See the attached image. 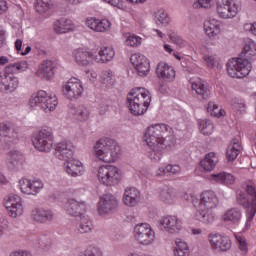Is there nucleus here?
<instances>
[{
	"mask_svg": "<svg viewBox=\"0 0 256 256\" xmlns=\"http://www.w3.org/2000/svg\"><path fill=\"white\" fill-rule=\"evenodd\" d=\"M242 217L243 214L239 208H231L223 215L224 221H230V223H233L234 225H237Z\"/></svg>",
	"mask_w": 256,
	"mask_h": 256,
	"instance_id": "nucleus-38",
	"label": "nucleus"
},
{
	"mask_svg": "<svg viewBox=\"0 0 256 256\" xmlns=\"http://www.w3.org/2000/svg\"><path fill=\"white\" fill-rule=\"evenodd\" d=\"M101 81L106 87H113L115 85V74L111 70L105 71L101 76Z\"/></svg>",
	"mask_w": 256,
	"mask_h": 256,
	"instance_id": "nucleus-45",
	"label": "nucleus"
},
{
	"mask_svg": "<svg viewBox=\"0 0 256 256\" xmlns=\"http://www.w3.org/2000/svg\"><path fill=\"white\" fill-rule=\"evenodd\" d=\"M134 237L140 245H151L155 241V231L151 225L140 223L134 227Z\"/></svg>",
	"mask_w": 256,
	"mask_h": 256,
	"instance_id": "nucleus-10",
	"label": "nucleus"
},
{
	"mask_svg": "<svg viewBox=\"0 0 256 256\" xmlns=\"http://www.w3.org/2000/svg\"><path fill=\"white\" fill-rule=\"evenodd\" d=\"M150 152L148 153V157L150 161H153V163H158V161H161L163 159V149L159 145L156 146H150Z\"/></svg>",
	"mask_w": 256,
	"mask_h": 256,
	"instance_id": "nucleus-40",
	"label": "nucleus"
},
{
	"mask_svg": "<svg viewBox=\"0 0 256 256\" xmlns=\"http://www.w3.org/2000/svg\"><path fill=\"white\" fill-rule=\"evenodd\" d=\"M63 95L66 99L74 101L83 95V84L77 78H71L62 87Z\"/></svg>",
	"mask_w": 256,
	"mask_h": 256,
	"instance_id": "nucleus-11",
	"label": "nucleus"
},
{
	"mask_svg": "<svg viewBox=\"0 0 256 256\" xmlns=\"http://www.w3.org/2000/svg\"><path fill=\"white\" fill-rule=\"evenodd\" d=\"M37 75L42 81H51L55 77V61H43L38 68Z\"/></svg>",
	"mask_w": 256,
	"mask_h": 256,
	"instance_id": "nucleus-20",
	"label": "nucleus"
},
{
	"mask_svg": "<svg viewBox=\"0 0 256 256\" xmlns=\"http://www.w3.org/2000/svg\"><path fill=\"white\" fill-rule=\"evenodd\" d=\"M144 141L148 147H161L167 149L175 143L173 129L165 124H155L149 126L144 134Z\"/></svg>",
	"mask_w": 256,
	"mask_h": 256,
	"instance_id": "nucleus-2",
	"label": "nucleus"
},
{
	"mask_svg": "<svg viewBox=\"0 0 256 256\" xmlns=\"http://www.w3.org/2000/svg\"><path fill=\"white\" fill-rule=\"evenodd\" d=\"M7 11V1L0 0V15H3Z\"/></svg>",
	"mask_w": 256,
	"mask_h": 256,
	"instance_id": "nucleus-63",
	"label": "nucleus"
},
{
	"mask_svg": "<svg viewBox=\"0 0 256 256\" xmlns=\"http://www.w3.org/2000/svg\"><path fill=\"white\" fill-rule=\"evenodd\" d=\"M94 155L103 163H115L121 155V147L111 138L100 139L94 146Z\"/></svg>",
	"mask_w": 256,
	"mask_h": 256,
	"instance_id": "nucleus-4",
	"label": "nucleus"
},
{
	"mask_svg": "<svg viewBox=\"0 0 256 256\" xmlns=\"http://www.w3.org/2000/svg\"><path fill=\"white\" fill-rule=\"evenodd\" d=\"M97 177L102 185L113 187L121 182V172L113 165H102L98 168Z\"/></svg>",
	"mask_w": 256,
	"mask_h": 256,
	"instance_id": "nucleus-7",
	"label": "nucleus"
},
{
	"mask_svg": "<svg viewBox=\"0 0 256 256\" xmlns=\"http://www.w3.org/2000/svg\"><path fill=\"white\" fill-rule=\"evenodd\" d=\"M127 103L132 115H145L151 105V95L143 88L132 89L127 95Z\"/></svg>",
	"mask_w": 256,
	"mask_h": 256,
	"instance_id": "nucleus-5",
	"label": "nucleus"
},
{
	"mask_svg": "<svg viewBox=\"0 0 256 256\" xmlns=\"http://www.w3.org/2000/svg\"><path fill=\"white\" fill-rule=\"evenodd\" d=\"M243 55L247 58H243ZM251 57H256L255 43L246 44L240 57L233 58L226 64L228 75L233 78L236 77V79L247 77L251 73V62H249Z\"/></svg>",
	"mask_w": 256,
	"mask_h": 256,
	"instance_id": "nucleus-1",
	"label": "nucleus"
},
{
	"mask_svg": "<svg viewBox=\"0 0 256 256\" xmlns=\"http://www.w3.org/2000/svg\"><path fill=\"white\" fill-rule=\"evenodd\" d=\"M105 3L112 5V7H121V0H104Z\"/></svg>",
	"mask_w": 256,
	"mask_h": 256,
	"instance_id": "nucleus-62",
	"label": "nucleus"
},
{
	"mask_svg": "<svg viewBox=\"0 0 256 256\" xmlns=\"http://www.w3.org/2000/svg\"><path fill=\"white\" fill-rule=\"evenodd\" d=\"M236 203H237V205H240V207L247 209L246 227H249L250 222L253 221V219L249 220V215H251V209H253V200L247 195V193L245 191L237 190L236 191Z\"/></svg>",
	"mask_w": 256,
	"mask_h": 256,
	"instance_id": "nucleus-15",
	"label": "nucleus"
},
{
	"mask_svg": "<svg viewBox=\"0 0 256 256\" xmlns=\"http://www.w3.org/2000/svg\"><path fill=\"white\" fill-rule=\"evenodd\" d=\"M154 21L161 25H169V15L166 14L165 10H158L157 12L154 13Z\"/></svg>",
	"mask_w": 256,
	"mask_h": 256,
	"instance_id": "nucleus-46",
	"label": "nucleus"
},
{
	"mask_svg": "<svg viewBox=\"0 0 256 256\" xmlns=\"http://www.w3.org/2000/svg\"><path fill=\"white\" fill-rule=\"evenodd\" d=\"M157 177H163V175H167V168L165 167H160L156 171Z\"/></svg>",
	"mask_w": 256,
	"mask_h": 256,
	"instance_id": "nucleus-64",
	"label": "nucleus"
},
{
	"mask_svg": "<svg viewBox=\"0 0 256 256\" xmlns=\"http://www.w3.org/2000/svg\"><path fill=\"white\" fill-rule=\"evenodd\" d=\"M207 111L212 117H221V115H223V112L221 109H219V106L213 102L208 103Z\"/></svg>",
	"mask_w": 256,
	"mask_h": 256,
	"instance_id": "nucleus-50",
	"label": "nucleus"
},
{
	"mask_svg": "<svg viewBox=\"0 0 256 256\" xmlns=\"http://www.w3.org/2000/svg\"><path fill=\"white\" fill-rule=\"evenodd\" d=\"M160 199L164 203H173V199H175L173 188H163L160 191Z\"/></svg>",
	"mask_w": 256,
	"mask_h": 256,
	"instance_id": "nucleus-43",
	"label": "nucleus"
},
{
	"mask_svg": "<svg viewBox=\"0 0 256 256\" xmlns=\"http://www.w3.org/2000/svg\"><path fill=\"white\" fill-rule=\"evenodd\" d=\"M55 138L53 136V130L51 128L42 129L39 131L33 140V145L38 151L49 153L53 149Z\"/></svg>",
	"mask_w": 256,
	"mask_h": 256,
	"instance_id": "nucleus-9",
	"label": "nucleus"
},
{
	"mask_svg": "<svg viewBox=\"0 0 256 256\" xmlns=\"http://www.w3.org/2000/svg\"><path fill=\"white\" fill-rule=\"evenodd\" d=\"M160 224L164 227L167 233H179L183 229V222L177 216H165L160 220Z\"/></svg>",
	"mask_w": 256,
	"mask_h": 256,
	"instance_id": "nucleus-17",
	"label": "nucleus"
},
{
	"mask_svg": "<svg viewBox=\"0 0 256 256\" xmlns=\"http://www.w3.org/2000/svg\"><path fill=\"white\" fill-rule=\"evenodd\" d=\"M244 28H245L246 31H250V32L253 33V35H256V23H254V24H251V23L245 24Z\"/></svg>",
	"mask_w": 256,
	"mask_h": 256,
	"instance_id": "nucleus-60",
	"label": "nucleus"
},
{
	"mask_svg": "<svg viewBox=\"0 0 256 256\" xmlns=\"http://www.w3.org/2000/svg\"><path fill=\"white\" fill-rule=\"evenodd\" d=\"M108 109H109V106L107 104L105 103L100 104L98 107L99 115H105Z\"/></svg>",
	"mask_w": 256,
	"mask_h": 256,
	"instance_id": "nucleus-61",
	"label": "nucleus"
},
{
	"mask_svg": "<svg viewBox=\"0 0 256 256\" xmlns=\"http://www.w3.org/2000/svg\"><path fill=\"white\" fill-rule=\"evenodd\" d=\"M76 63L79 65L87 66L89 63L95 61V54L88 52L85 49H77L74 52Z\"/></svg>",
	"mask_w": 256,
	"mask_h": 256,
	"instance_id": "nucleus-27",
	"label": "nucleus"
},
{
	"mask_svg": "<svg viewBox=\"0 0 256 256\" xmlns=\"http://www.w3.org/2000/svg\"><path fill=\"white\" fill-rule=\"evenodd\" d=\"M217 205H219V199L217 198V195H215V192L211 190L202 192L200 205L195 214V219L206 225L213 223V221H215V212H213V209H215Z\"/></svg>",
	"mask_w": 256,
	"mask_h": 256,
	"instance_id": "nucleus-3",
	"label": "nucleus"
},
{
	"mask_svg": "<svg viewBox=\"0 0 256 256\" xmlns=\"http://www.w3.org/2000/svg\"><path fill=\"white\" fill-rule=\"evenodd\" d=\"M118 205L119 202H117V198H115L113 194H106L100 199V202L98 203V213L100 215H107L112 213V211H115Z\"/></svg>",
	"mask_w": 256,
	"mask_h": 256,
	"instance_id": "nucleus-13",
	"label": "nucleus"
},
{
	"mask_svg": "<svg viewBox=\"0 0 256 256\" xmlns=\"http://www.w3.org/2000/svg\"><path fill=\"white\" fill-rule=\"evenodd\" d=\"M179 173H181L180 165L168 164L166 166V175H179Z\"/></svg>",
	"mask_w": 256,
	"mask_h": 256,
	"instance_id": "nucleus-54",
	"label": "nucleus"
},
{
	"mask_svg": "<svg viewBox=\"0 0 256 256\" xmlns=\"http://www.w3.org/2000/svg\"><path fill=\"white\" fill-rule=\"evenodd\" d=\"M86 25L96 33H105L111 29V22L107 19L87 18Z\"/></svg>",
	"mask_w": 256,
	"mask_h": 256,
	"instance_id": "nucleus-22",
	"label": "nucleus"
},
{
	"mask_svg": "<svg viewBox=\"0 0 256 256\" xmlns=\"http://www.w3.org/2000/svg\"><path fill=\"white\" fill-rule=\"evenodd\" d=\"M20 189L26 195H37L43 189V182L41 180H33L22 178L20 180Z\"/></svg>",
	"mask_w": 256,
	"mask_h": 256,
	"instance_id": "nucleus-18",
	"label": "nucleus"
},
{
	"mask_svg": "<svg viewBox=\"0 0 256 256\" xmlns=\"http://www.w3.org/2000/svg\"><path fill=\"white\" fill-rule=\"evenodd\" d=\"M32 219L37 223H47L53 219V211L44 208H36L32 211Z\"/></svg>",
	"mask_w": 256,
	"mask_h": 256,
	"instance_id": "nucleus-28",
	"label": "nucleus"
},
{
	"mask_svg": "<svg viewBox=\"0 0 256 256\" xmlns=\"http://www.w3.org/2000/svg\"><path fill=\"white\" fill-rule=\"evenodd\" d=\"M239 153H241V144H239V139L234 138L232 144L228 146V149L226 150L228 161H235L239 156Z\"/></svg>",
	"mask_w": 256,
	"mask_h": 256,
	"instance_id": "nucleus-37",
	"label": "nucleus"
},
{
	"mask_svg": "<svg viewBox=\"0 0 256 256\" xmlns=\"http://www.w3.org/2000/svg\"><path fill=\"white\" fill-rule=\"evenodd\" d=\"M170 39L173 43H175V45H179V47H182L184 44L183 38L177 36L176 34H170Z\"/></svg>",
	"mask_w": 256,
	"mask_h": 256,
	"instance_id": "nucleus-58",
	"label": "nucleus"
},
{
	"mask_svg": "<svg viewBox=\"0 0 256 256\" xmlns=\"http://www.w3.org/2000/svg\"><path fill=\"white\" fill-rule=\"evenodd\" d=\"M204 61L207 65V67L213 68L215 67V57L211 55H205L204 56Z\"/></svg>",
	"mask_w": 256,
	"mask_h": 256,
	"instance_id": "nucleus-57",
	"label": "nucleus"
},
{
	"mask_svg": "<svg viewBox=\"0 0 256 256\" xmlns=\"http://www.w3.org/2000/svg\"><path fill=\"white\" fill-rule=\"evenodd\" d=\"M204 30L206 35H208V37H215V35L219 34L218 26L209 22L204 25Z\"/></svg>",
	"mask_w": 256,
	"mask_h": 256,
	"instance_id": "nucleus-49",
	"label": "nucleus"
},
{
	"mask_svg": "<svg viewBox=\"0 0 256 256\" xmlns=\"http://www.w3.org/2000/svg\"><path fill=\"white\" fill-rule=\"evenodd\" d=\"M130 61L139 77H147L151 69V65L149 64V59H147V57L141 54H133Z\"/></svg>",
	"mask_w": 256,
	"mask_h": 256,
	"instance_id": "nucleus-12",
	"label": "nucleus"
},
{
	"mask_svg": "<svg viewBox=\"0 0 256 256\" xmlns=\"http://www.w3.org/2000/svg\"><path fill=\"white\" fill-rule=\"evenodd\" d=\"M192 90L197 93L200 99H209V88L201 80L194 81L192 83Z\"/></svg>",
	"mask_w": 256,
	"mask_h": 256,
	"instance_id": "nucleus-39",
	"label": "nucleus"
},
{
	"mask_svg": "<svg viewBox=\"0 0 256 256\" xmlns=\"http://www.w3.org/2000/svg\"><path fill=\"white\" fill-rule=\"evenodd\" d=\"M244 193L252 200V209L248 216V219L251 220L256 215V186L253 182H248L244 188Z\"/></svg>",
	"mask_w": 256,
	"mask_h": 256,
	"instance_id": "nucleus-29",
	"label": "nucleus"
},
{
	"mask_svg": "<svg viewBox=\"0 0 256 256\" xmlns=\"http://www.w3.org/2000/svg\"><path fill=\"white\" fill-rule=\"evenodd\" d=\"M0 137H4L8 143H17L19 141V134L15 128H11L7 124H0Z\"/></svg>",
	"mask_w": 256,
	"mask_h": 256,
	"instance_id": "nucleus-26",
	"label": "nucleus"
},
{
	"mask_svg": "<svg viewBox=\"0 0 256 256\" xmlns=\"http://www.w3.org/2000/svg\"><path fill=\"white\" fill-rule=\"evenodd\" d=\"M54 31L58 34L69 33V31H73V22L71 20L61 18L55 22Z\"/></svg>",
	"mask_w": 256,
	"mask_h": 256,
	"instance_id": "nucleus-36",
	"label": "nucleus"
},
{
	"mask_svg": "<svg viewBox=\"0 0 256 256\" xmlns=\"http://www.w3.org/2000/svg\"><path fill=\"white\" fill-rule=\"evenodd\" d=\"M15 71H17L15 64L8 65L5 67L4 73L1 77H15Z\"/></svg>",
	"mask_w": 256,
	"mask_h": 256,
	"instance_id": "nucleus-55",
	"label": "nucleus"
},
{
	"mask_svg": "<svg viewBox=\"0 0 256 256\" xmlns=\"http://www.w3.org/2000/svg\"><path fill=\"white\" fill-rule=\"evenodd\" d=\"M53 7V1L51 0H37L36 1V11L37 13L43 14L47 13L49 9Z\"/></svg>",
	"mask_w": 256,
	"mask_h": 256,
	"instance_id": "nucleus-44",
	"label": "nucleus"
},
{
	"mask_svg": "<svg viewBox=\"0 0 256 256\" xmlns=\"http://www.w3.org/2000/svg\"><path fill=\"white\" fill-rule=\"evenodd\" d=\"M208 237L213 249H217L222 252L229 251V249H231V238H229V236L209 234Z\"/></svg>",
	"mask_w": 256,
	"mask_h": 256,
	"instance_id": "nucleus-14",
	"label": "nucleus"
},
{
	"mask_svg": "<svg viewBox=\"0 0 256 256\" xmlns=\"http://www.w3.org/2000/svg\"><path fill=\"white\" fill-rule=\"evenodd\" d=\"M236 239L238 242V249H240L242 255H247V251H249V248L247 246V241L245 240V238L237 236Z\"/></svg>",
	"mask_w": 256,
	"mask_h": 256,
	"instance_id": "nucleus-53",
	"label": "nucleus"
},
{
	"mask_svg": "<svg viewBox=\"0 0 256 256\" xmlns=\"http://www.w3.org/2000/svg\"><path fill=\"white\" fill-rule=\"evenodd\" d=\"M216 11L221 19H235L241 11V1L217 0Z\"/></svg>",
	"mask_w": 256,
	"mask_h": 256,
	"instance_id": "nucleus-8",
	"label": "nucleus"
},
{
	"mask_svg": "<svg viewBox=\"0 0 256 256\" xmlns=\"http://www.w3.org/2000/svg\"><path fill=\"white\" fill-rule=\"evenodd\" d=\"M79 256H103V252L99 247L89 246L86 250L81 252Z\"/></svg>",
	"mask_w": 256,
	"mask_h": 256,
	"instance_id": "nucleus-48",
	"label": "nucleus"
},
{
	"mask_svg": "<svg viewBox=\"0 0 256 256\" xmlns=\"http://www.w3.org/2000/svg\"><path fill=\"white\" fill-rule=\"evenodd\" d=\"M65 211L71 217H83L85 211H87V204L85 202H79L75 199H69L65 204Z\"/></svg>",
	"mask_w": 256,
	"mask_h": 256,
	"instance_id": "nucleus-16",
	"label": "nucleus"
},
{
	"mask_svg": "<svg viewBox=\"0 0 256 256\" xmlns=\"http://www.w3.org/2000/svg\"><path fill=\"white\" fill-rule=\"evenodd\" d=\"M5 207L10 217H19L23 215V205L15 197H9L5 203Z\"/></svg>",
	"mask_w": 256,
	"mask_h": 256,
	"instance_id": "nucleus-24",
	"label": "nucleus"
},
{
	"mask_svg": "<svg viewBox=\"0 0 256 256\" xmlns=\"http://www.w3.org/2000/svg\"><path fill=\"white\" fill-rule=\"evenodd\" d=\"M14 67L16 68V71H25V69L29 67V64L27 63V61H20L14 63Z\"/></svg>",
	"mask_w": 256,
	"mask_h": 256,
	"instance_id": "nucleus-56",
	"label": "nucleus"
},
{
	"mask_svg": "<svg viewBox=\"0 0 256 256\" xmlns=\"http://www.w3.org/2000/svg\"><path fill=\"white\" fill-rule=\"evenodd\" d=\"M197 1H198V3L195 4L196 7L199 5V7H202L204 9L209 8V5L211 3V0H197Z\"/></svg>",
	"mask_w": 256,
	"mask_h": 256,
	"instance_id": "nucleus-59",
	"label": "nucleus"
},
{
	"mask_svg": "<svg viewBox=\"0 0 256 256\" xmlns=\"http://www.w3.org/2000/svg\"><path fill=\"white\" fill-rule=\"evenodd\" d=\"M115 57V50L111 47L104 46L98 52V55H94L95 63H109Z\"/></svg>",
	"mask_w": 256,
	"mask_h": 256,
	"instance_id": "nucleus-31",
	"label": "nucleus"
},
{
	"mask_svg": "<svg viewBox=\"0 0 256 256\" xmlns=\"http://www.w3.org/2000/svg\"><path fill=\"white\" fill-rule=\"evenodd\" d=\"M19 87V79L15 76L1 77L0 91L2 93H13Z\"/></svg>",
	"mask_w": 256,
	"mask_h": 256,
	"instance_id": "nucleus-23",
	"label": "nucleus"
},
{
	"mask_svg": "<svg viewBox=\"0 0 256 256\" xmlns=\"http://www.w3.org/2000/svg\"><path fill=\"white\" fill-rule=\"evenodd\" d=\"M71 114L73 115L74 119H76V121L83 122L89 119L90 112L85 105H78L71 109Z\"/></svg>",
	"mask_w": 256,
	"mask_h": 256,
	"instance_id": "nucleus-35",
	"label": "nucleus"
},
{
	"mask_svg": "<svg viewBox=\"0 0 256 256\" xmlns=\"http://www.w3.org/2000/svg\"><path fill=\"white\" fill-rule=\"evenodd\" d=\"M129 47H139L141 45V37L135 35H129L125 41Z\"/></svg>",
	"mask_w": 256,
	"mask_h": 256,
	"instance_id": "nucleus-51",
	"label": "nucleus"
},
{
	"mask_svg": "<svg viewBox=\"0 0 256 256\" xmlns=\"http://www.w3.org/2000/svg\"><path fill=\"white\" fill-rule=\"evenodd\" d=\"M217 163H219V158H217V155H215L214 152L206 154L205 158L200 161V165L204 171H213L217 166Z\"/></svg>",
	"mask_w": 256,
	"mask_h": 256,
	"instance_id": "nucleus-34",
	"label": "nucleus"
},
{
	"mask_svg": "<svg viewBox=\"0 0 256 256\" xmlns=\"http://www.w3.org/2000/svg\"><path fill=\"white\" fill-rule=\"evenodd\" d=\"M211 181L220 183V185H233L235 183V176L227 172H219L210 176Z\"/></svg>",
	"mask_w": 256,
	"mask_h": 256,
	"instance_id": "nucleus-33",
	"label": "nucleus"
},
{
	"mask_svg": "<svg viewBox=\"0 0 256 256\" xmlns=\"http://www.w3.org/2000/svg\"><path fill=\"white\" fill-rule=\"evenodd\" d=\"M78 231L79 233H91L93 231V222L87 216L80 217Z\"/></svg>",
	"mask_w": 256,
	"mask_h": 256,
	"instance_id": "nucleus-41",
	"label": "nucleus"
},
{
	"mask_svg": "<svg viewBox=\"0 0 256 256\" xmlns=\"http://www.w3.org/2000/svg\"><path fill=\"white\" fill-rule=\"evenodd\" d=\"M174 256H189V246L185 242L177 240Z\"/></svg>",
	"mask_w": 256,
	"mask_h": 256,
	"instance_id": "nucleus-42",
	"label": "nucleus"
},
{
	"mask_svg": "<svg viewBox=\"0 0 256 256\" xmlns=\"http://www.w3.org/2000/svg\"><path fill=\"white\" fill-rule=\"evenodd\" d=\"M156 75L159 79H175V70L165 62H160L156 68Z\"/></svg>",
	"mask_w": 256,
	"mask_h": 256,
	"instance_id": "nucleus-30",
	"label": "nucleus"
},
{
	"mask_svg": "<svg viewBox=\"0 0 256 256\" xmlns=\"http://www.w3.org/2000/svg\"><path fill=\"white\" fill-rule=\"evenodd\" d=\"M215 126L210 120H201L200 121V131L202 135H211L213 133Z\"/></svg>",
	"mask_w": 256,
	"mask_h": 256,
	"instance_id": "nucleus-47",
	"label": "nucleus"
},
{
	"mask_svg": "<svg viewBox=\"0 0 256 256\" xmlns=\"http://www.w3.org/2000/svg\"><path fill=\"white\" fill-rule=\"evenodd\" d=\"M7 161L10 169H15L23 165V153L19 150H10L7 153Z\"/></svg>",
	"mask_w": 256,
	"mask_h": 256,
	"instance_id": "nucleus-32",
	"label": "nucleus"
},
{
	"mask_svg": "<svg viewBox=\"0 0 256 256\" xmlns=\"http://www.w3.org/2000/svg\"><path fill=\"white\" fill-rule=\"evenodd\" d=\"M231 107L234 111H239V113H245V102L241 100L234 99L232 100Z\"/></svg>",
	"mask_w": 256,
	"mask_h": 256,
	"instance_id": "nucleus-52",
	"label": "nucleus"
},
{
	"mask_svg": "<svg viewBox=\"0 0 256 256\" xmlns=\"http://www.w3.org/2000/svg\"><path fill=\"white\" fill-rule=\"evenodd\" d=\"M64 169L71 177H81L85 173V166L77 159L70 158L64 162Z\"/></svg>",
	"mask_w": 256,
	"mask_h": 256,
	"instance_id": "nucleus-21",
	"label": "nucleus"
},
{
	"mask_svg": "<svg viewBox=\"0 0 256 256\" xmlns=\"http://www.w3.org/2000/svg\"><path fill=\"white\" fill-rule=\"evenodd\" d=\"M55 155L60 161H69L73 158V143L68 141L59 142L55 147Z\"/></svg>",
	"mask_w": 256,
	"mask_h": 256,
	"instance_id": "nucleus-19",
	"label": "nucleus"
},
{
	"mask_svg": "<svg viewBox=\"0 0 256 256\" xmlns=\"http://www.w3.org/2000/svg\"><path fill=\"white\" fill-rule=\"evenodd\" d=\"M141 193L135 187L126 188L123 201L128 207H135L139 203Z\"/></svg>",
	"mask_w": 256,
	"mask_h": 256,
	"instance_id": "nucleus-25",
	"label": "nucleus"
},
{
	"mask_svg": "<svg viewBox=\"0 0 256 256\" xmlns=\"http://www.w3.org/2000/svg\"><path fill=\"white\" fill-rule=\"evenodd\" d=\"M58 100L56 96H48L47 92L40 90L36 94H33L30 98V107H40L45 113H51L55 111L58 105Z\"/></svg>",
	"mask_w": 256,
	"mask_h": 256,
	"instance_id": "nucleus-6",
	"label": "nucleus"
}]
</instances>
